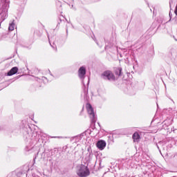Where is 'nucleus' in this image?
Returning a JSON list of instances; mask_svg holds the SVG:
<instances>
[{
    "mask_svg": "<svg viewBox=\"0 0 177 177\" xmlns=\"http://www.w3.org/2000/svg\"><path fill=\"white\" fill-rule=\"evenodd\" d=\"M77 175L80 177H85L89 175V169H88V167L82 165L80 166L77 170Z\"/></svg>",
    "mask_w": 177,
    "mask_h": 177,
    "instance_id": "f257e3e1",
    "label": "nucleus"
},
{
    "mask_svg": "<svg viewBox=\"0 0 177 177\" xmlns=\"http://www.w3.org/2000/svg\"><path fill=\"white\" fill-rule=\"evenodd\" d=\"M102 78L104 80H109V81H114L115 80V76L110 71H106L102 74Z\"/></svg>",
    "mask_w": 177,
    "mask_h": 177,
    "instance_id": "f03ea898",
    "label": "nucleus"
},
{
    "mask_svg": "<svg viewBox=\"0 0 177 177\" xmlns=\"http://www.w3.org/2000/svg\"><path fill=\"white\" fill-rule=\"evenodd\" d=\"M86 109L90 115L91 118H95V112H93V108H92V105H91V104H86Z\"/></svg>",
    "mask_w": 177,
    "mask_h": 177,
    "instance_id": "7ed1b4c3",
    "label": "nucleus"
},
{
    "mask_svg": "<svg viewBox=\"0 0 177 177\" xmlns=\"http://www.w3.org/2000/svg\"><path fill=\"white\" fill-rule=\"evenodd\" d=\"M85 74H86V68L84 66L80 67L78 71V75L80 78H84V77H85Z\"/></svg>",
    "mask_w": 177,
    "mask_h": 177,
    "instance_id": "20e7f679",
    "label": "nucleus"
},
{
    "mask_svg": "<svg viewBox=\"0 0 177 177\" xmlns=\"http://www.w3.org/2000/svg\"><path fill=\"white\" fill-rule=\"evenodd\" d=\"M97 147L99 150H104L106 147V141L101 140L97 142Z\"/></svg>",
    "mask_w": 177,
    "mask_h": 177,
    "instance_id": "39448f33",
    "label": "nucleus"
},
{
    "mask_svg": "<svg viewBox=\"0 0 177 177\" xmlns=\"http://www.w3.org/2000/svg\"><path fill=\"white\" fill-rule=\"evenodd\" d=\"M17 71H19V68L18 67H13L12 68L10 69V71L7 73V75L8 77H10L12 75H15V74H17Z\"/></svg>",
    "mask_w": 177,
    "mask_h": 177,
    "instance_id": "423d86ee",
    "label": "nucleus"
},
{
    "mask_svg": "<svg viewBox=\"0 0 177 177\" xmlns=\"http://www.w3.org/2000/svg\"><path fill=\"white\" fill-rule=\"evenodd\" d=\"M6 13H8V10L5 9L3 11H0V19L3 21L6 17Z\"/></svg>",
    "mask_w": 177,
    "mask_h": 177,
    "instance_id": "0eeeda50",
    "label": "nucleus"
},
{
    "mask_svg": "<svg viewBox=\"0 0 177 177\" xmlns=\"http://www.w3.org/2000/svg\"><path fill=\"white\" fill-rule=\"evenodd\" d=\"M133 139L134 142H139V140H140V135H139V133H134L133 135Z\"/></svg>",
    "mask_w": 177,
    "mask_h": 177,
    "instance_id": "6e6552de",
    "label": "nucleus"
},
{
    "mask_svg": "<svg viewBox=\"0 0 177 177\" xmlns=\"http://www.w3.org/2000/svg\"><path fill=\"white\" fill-rule=\"evenodd\" d=\"M15 27H16V26L15 25V23L12 22L10 24V26L8 27L9 31H13V30H15Z\"/></svg>",
    "mask_w": 177,
    "mask_h": 177,
    "instance_id": "1a4fd4ad",
    "label": "nucleus"
},
{
    "mask_svg": "<svg viewBox=\"0 0 177 177\" xmlns=\"http://www.w3.org/2000/svg\"><path fill=\"white\" fill-rule=\"evenodd\" d=\"M121 71H122L121 68H118V71H117V72H116V74H117L118 75H120L121 74Z\"/></svg>",
    "mask_w": 177,
    "mask_h": 177,
    "instance_id": "9d476101",
    "label": "nucleus"
}]
</instances>
